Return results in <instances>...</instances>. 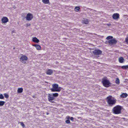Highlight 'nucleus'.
I'll use <instances>...</instances> for the list:
<instances>
[{
    "label": "nucleus",
    "instance_id": "f257e3e1",
    "mask_svg": "<svg viewBox=\"0 0 128 128\" xmlns=\"http://www.w3.org/2000/svg\"><path fill=\"white\" fill-rule=\"evenodd\" d=\"M102 82L103 86H104V88H110V86H112V84L110 82V80H108L106 77H104L102 78Z\"/></svg>",
    "mask_w": 128,
    "mask_h": 128
},
{
    "label": "nucleus",
    "instance_id": "f03ea898",
    "mask_svg": "<svg viewBox=\"0 0 128 128\" xmlns=\"http://www.w3.org/2000/svg\"><path fill=\"white\" fill-rule=\"evenodd\" d=\"M122 106L117 105L114 107L113 112L114 114H122Z\"/></svg>",
    "mask_w": 128,
    "mask_h": 128
},
{
    "label": "nucleus",
    "instance_id": "7ed1b4c3",
    "mask_svg": "<svg viewBox=\"0 0 128 128\" xmlns=\"http://www.w3.org/2000/svg\"><path fill=\"white\" fill-rule=\"evenodd\" d=\"M62 88L58 87V84H52V88L50 89L52 92H60L62 90Z\"/></svg>",
    "mask_w": 128,
    "mask_h": 128
},
{
    "label": "nucleus",
    "instance_id": "20e7f679",
    "mask_svg": "<svg viewBox=\"0 0 128 128\" xmlns=\"http://www.w3.org/2000/svg\"><path fill=\"white\" fill-rule=\"evenodd\" d=\"M48 98L50 102H52V104H54V102H53L52 100H54L55 98L52 96V94H48Z\"/></svg>",
    "mask_w": 128,
    "mask_h": 128
},
{
    "label": "nucleus",
    "instance_id": "39448f33",
    "mask_svg": "<svg viewBox=\"0 0 128 128\" xmlns=\"http://www.w3.org/2000/svg\"><path fill=\"white\" fill-rule=\"evenodd\" d=\"M94 56H100L102 54V52L101 50H100L98 49L95 50L92 52Z\"/></svg>",
    "mask_w": 128,
    "mask_h": 128
},
{
    "label": "nucleus",
    "instance_id": "423d86ee",
    "mask_svg": "<svg viewBox=\"0 0 128 128\" xmlns=\"http://www.w3.org/2000/svg\"><path fill=\"white\" fill-rule=\"evenodd\" d=\"M74 117H70V116H66V124H70V120H72V122H74Z\"/></svg>",
    "mask_w": 128,
    "mask_h": 128
},
{
    "label": "nucleus",
    "instance_id": "0eeeda50",
    "mask_svg": "<svg viewBox=\"0 0 128 128\" xmlns=\"http://www.w3.org/2000/svg\"><path fill=\"white\" fill-rule=\"evenodd\" d=\"M108 104H112V96H110L106 98Z\"/></svg>",
    "mask_w": 128,
    "mask_h": 128
},
{
    "label": "nucleus",
    "instance_id": "6e6552de",
    "mask_svg": "<svg viewBox=\"0 0 128 128\" xmlns=\"http://www.w3.org/2000/svg\"><path fill=\"white\" fill-rule=\"evenodd\" d=\"M112 18L114 20H120V14L118 13H114L112 14Z\"/></svg>",
    "mask_w": 128,
    "mask_h": 128
},
{
    "label": "nucleus",
    "instance_id": "1a4fd4ad",
    "mask_svg": "<svg viewBox=\"0 0 128 128\" xmlns=\"http://www.w3.org/2000/svg\"><path fill=\"white\" fill-rule=\"evenodd\" d=\"M32 18H34V16L32 15V14H30V13H28L27 14L26 16V20H32Z\"/></svg>",
    "mask_w": 128,
    "mask_h": 128
},
{
    "label": "nucleus",
    "instance_id": "9d476101",
    "mask_svg": "<svg viewBox=\"0 0 128 128\" xmlns=\"http://www.w3.org/2000/svg\"><path fill=\"white\" fill-rule=\"evenodd\" d=\"M28 56H24V55H22V56L20 58V62H24V60H28Z\"/></svg>",
    "mask_w": 128,
    "mask_h": 128
},
{
    "label": "nucleus",
    "instance_id": "9b49d317",
    "mask_svg": "<svg viewBox=\"0 0 128 128\" xmlns=\"http://www.w3.org/2000/svg\"><path fill=\"white\" fill-rule=\"evenodd\" d=\"M2 24H6V22H8V18L4 16L2 18Z\"/></svg>",
    "mask_w": 128,
    "mask_h": 128
},
{
    "label": "nucleus",
    "instance_id": "f8f14e48",
    "mask_svg": "<svg viewBox=\"0 0 128 128\" xmlns=\"http://www.w3.org/2000/svg\"><path fill=\"white\" fill-rule=\"evenodd\" d=\"M32 46H34L35 48H36L37 50H42V47L40 46V45L34 44L32 45Z\"/></svg>",
    "mask_w": 128,
    "mask_h": 128
},
{
    "label": "nucleus",
    "instance_id": "ddd939ff",
    "mask_svg": "<svg viewBox=\"0 0 128 128\" xmlns=\"http://www.w3.org/2000/svg\"><path fill=\"white\" fill-rule=\"evenodd\" d=\"M88 22H90V20L88 19H84V20H82V24H88Z\"/></svg>",
    "mask_w": 128,
    "mask_h": 128
},
{
    "label": "nucleus",
    "instance_id": "4468645a",
    "mask_svg": "<svg viewBox=\"0 0 128 128\" xmlns=\"http://www.w3.org/2000/svg\"><path fill=\"white\" fill-rule=\"evenodd\" d=\"M118 62L120 64H124V57L119 58Z\"/></svg>",
    "mask_w": 128,
    "mask_h": 128
},
{
    "label": "nucleus",
    "instance_id": "2eb2a0df",
    "mask_svg": "<svg viewBox=\"0 0 128 128\" xmlns=\"http://www.w3.org/2000/svg\"><path fill=\"white\" fill-rule=\"evenodd\" d=\"M40 42V40L38 39L36 37L32 38V42H36V44H38V42Z\"/></svg>",
    "mask_w": 128,
    "mask_h": 128
},
{
    "label": "nucleus",
    "instance_id": "dca6fc26",
    "mask_svg": "<svg viewBox=\"0 0 128 128\" xmlns=\"http://www.w3.org/2000/svg\"><path fill=\"white\" fill-rule=\"evenodd\" d=\"M128 94L126 93H122L120 96V98H128Z\"/></svg>",
    "mask_w": 128,
    "mask_h": 128
},
{
    "label": "nucleus",
    "instance_id": "f3484780",
    "mask_svg": "<svg viewBox=\"0 0 128 128\" xmlns=\"http://www.w3.org/2000/svg\"><path fill=\"white\" fill-rule=\"evenodd\" d=\"M46 74H48V76H50L52 74V70L50 69H48L47 72H46Z\"/></svg>",
    "mask_w": 128,
    "mask_h": 128
},
{
    "label": "nucleus",
    "instance_id": "a211bd4d",
    "mask_svg": "<svg viewBox=\"0 0 128 128\" xmlns=\"http://www.w3.org/2000/svg\"><path fill=\"white\" fill-rule=\"evenodd\" d=\"M80 6H76L74 8V10L76 12H80Z\"/></svg>",
    "mask_w": 128,
    "mask_h": 128
},
{
    "label": "nucleus",
    "instance_id": "6ab92c4d",
    "mask_svg": "<svg viewBox=\"0 0 128 128\" xmlns=\"http://www.w3.org/2000/svg\"><path fill=\"white\" fill-rule=\"evenodd\" d=\"M106 44H112V40H108L106 42Z\"/></svg>",
    "mask_w": 128,
    "mask_h": 128
},
{
    "label": "nucleus",
    "instance_id": "aec40b11",
    "mask_svg": "<svg viewBox=\"0 0 128 128\" xmlns=\"http://www.w3.org/2000/svg\"><path fill=\"white\" fill-rule=\"evenodd\" d=\"M24 92V88H18V94H22Z\"/></svg>",
    "mask_w": 128,
    "mask_h": 128
},
{
    "label": "nucleus",
    "instance_id": "412c9836",
    "mask_svg": "<svg viewBox=\"0 0 128 128\" xmlns=\"http://www.w3.org/2000/svg\"><path fill=\"white\" fill-rule=\"evenodd\" d=\"M42 2L44 4H50V0H42Z\"/></svg>",
    "mask_w": 128,
    "mask_h": 128
},
{
    "label": "nucleus",
    "instance_id": "4be33fe9",
    "mask_svg": "<svg viewBox=\"0 0 128 128\" xmlns=\"http://www.w3.org/2000/svg\"><path fill=\"white\" fill-rule=\"evenodd\" d=\"M121 68L122 70H128V65L122 66Z\"/></svg>",
    "mask_w": 128,
    "mask_h": 128
},
{
    "label": "nucleus",
    "instance_id": "5701e85b",
    "mask_svg": "<svg viewBox=\"0 0 128 128\" xmlns=\"http://www.w3.org/2000/svg\"><path fill=\"white\" fill-rule=\"evenodd\" d=\"M115 82L116 84H120V79L118 78H116V80Z\"/></svg>",
    "mask_w": 128,
    "mask_h": 128
},
{
    "label": "nucleus",
    "instance_id": "b1692460",
    "mask_svg": "<svg viewBox=\"0 0 128 128\" xmlns=\"http://www.w3.org/2000/svg\"><path fill=\"white\" fill-rule=\"evenodd\" d=\"M52 95L54 98H56L58 96V93H52Z\"/></svg>",
    "mask_w": 128,
    "mask_h": 128
},
{
    "label": "nucleus",
    "instance_id": "393cba45",
    "mask_svg": "<svg viewBox=\"0 0 128 128\" xmlns=\"http://www.w3.org/2000/svg\"><path fill=\"white\" fill-rule=\"evenodd\" d=\"M4 104H6L4 101H0V106H2L4 105Z\"/></svg>",
    "mask_w": 128,
    "mask_h": 128
},
{
    "label": "nucleus",
    "instance_id": "a878e982",
    "mask_svg": "<svg viewBox=\"0 0 128 128\" xmlns=\"http://www.w3.org/2000/svg\"><path fill=\"white\" fill-rule=\"evenodd\" d=\"M118 42V41L116 39H112V44H116Z\"/></svg>",
    "mask_w": 128,
    "mask_h": 128
},
{
    "label": "nucleus",
    "instance_id": "bb28decb",
    "mask_svg": "<svg viewBox=\"0 0 128 128\" xmlns=\"http://www.w3.org/2000/svg\"><path fill=\"white\" fill-rule=\"evenodd\" d=\"M0 100H4V96L2 94H0Z\"/></svg>",
    "mask_w": 128,
    "mask_h": 128
},
{
    "label": "nucleus",
    "instance_id": "cd10ccee",
    "mask_svg": "<svg viewBox=\"0 0 128 128\" xmlns=\"http://www.w3.org/2000/svg\"><path fill=\"white\" fill-rule=\"evenodd\" d=\"M4 98H8V97H9L8 94H4Z\"/></svg>",
    "mask_w": 128,
    "mask_h": 128
},
{
    "label": "nucleus",
    "instance_id": "c85d7f7f",
    "mask_svg": "<svg viewBox=\"0 0 128 128\" xmlns=\"http://www.w3.org/2000/svg\"><path fill=\"white\" fill-rule=\"evenodd\" d=\"M20 124L22 126V128H24L26 126L24 125V122H20Z\"/></svg>",
    "mask_w": 128,
    "mask_h": 128
},
{
    "label": "nucleus",
    "instance_id": "c756f323",
    "mask_svg": "<svg viewBox=\"0 0 128 128\" xmlns=\"http://www.w3.org/2000/svg\"><path fill=\"white\" fill-rule=\"evenodd\" d=\"M112 36H108L107 38H106V40H112Z\"/></svg>",
    "mask_w": 128,
    "mask_h": 128
},
{
    "label": "nucleus",
    "instance_id": "7c9ffc66",
    "mask_svg": "<svg viewBox=\"0 0 128 128\" xmlns=\"http://www.w3.org/2000/svg\"><path fill=\"white\" fill-rule=\"evenodd\" d=\"M116 100L113 99L112 100V104H116Z\"/></svg>",
    "mask_w": 128,
    "mask_h": 128
},
{
    "label": "nucleus",
    "instance_id": "2f4dec72",
    "mask_svg": "<svg viewBox=\"0 0 128 128\" xmlns=\"http://www.w3.org/2000/svg\"><path fill=\"white\" fill-rule=\"evenodd\" d=\"M125 42L126 44H128V37H126L125 39Z\"/></svg>",
    "mask_w": 128,
    "mask_h": 128
},
{
    "label": "nucleus",
    "instance_id": "473e14b6",
    "mask_svg": "<svg viewBox=\"0 0 128 128\" xmlns=\"http://www.w3.org/2000/svg\"><path fill=\"white\" fill-rule=\"evenodd\" d=\"M26 26H30V24H27Z\"/></svg>",
    "mask_w": 128,
    "mask_h": 128
}]
</instances>
